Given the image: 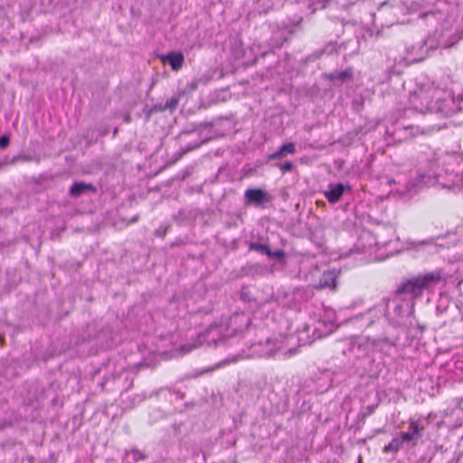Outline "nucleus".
Returning a JSON list of instances; mask_svg holds the SVG:
<instances>
[{"mask_svg": "<svg viewBox=\"0 0 463 463\" xmlns=\"http://www.w3.org/2000/svg\"><path fill=\"white\" fill-rule=\"evenodd\" d=\"M162 60L168 61L174 71H178L184 64V57L182 52H172L162 57Z\"/></svg>", "mask_w": 463, "mask_h": 463, "instance_id": "obj_11", "label": "nucleus"}, {"mask_svg": "<svg viewBox=\"0 0 463 463\" xmlns=\"http://www.w3.org/2000/svg\"><path fill=\"white\" fill-rule=\"evenodd\" d=\"M250 317L243 313L233 314L229 322V327L233 331L234 334L242 332L244 328H247L250 325Z\"/></svg>", "mask_w": 463, "mask_h": 463, "instance_id": "obj_7", "label": "nucleus"}, {"mask_svg": "<svg viewBox=\"0 0 463 463\" xmlns=\"http://www.w3.org/2000/svg\"><path fill=\"white\" fill-rule=\"evenodd\" d=\"M423 427L417 420H411L409 423V431L402 432L401 435L405 442L418 439L421 436Z\"/></svg>", "mask_w": 463, "mask_h": 463, "instance_id": "obj_9", "label": "nucleus"}, {"mask_svg": "<svg viewBox=\"0 0 463 463\" xmlns=\"http://www.w3.org/2000/svg\"><path fill=\"white\" fill-rule=\"evenodd\" d=\"M131 454L136 461L144 458L143 453L137 449H132Z\"/></svg>", "mask_w": 463, "mask_h": 463, "instance_id": "obj_21", "label": "nucleus"}, {"mask_svg": "<svg viewBox=\"0 0 463 463\" xmlns=\"http://www.w3.org/2000/svg\"><path fill=\"white\" fill-rule=\"evenodd\" d=\"M288 345V341L283 336L274 338H266L265 341L252 344V354L259 357H271L276 353L283 350Z\"/></svg>", "mask_w": 463, "mask_h": 463, "instance_id": "obj_3", "label": "nucleus"}, {"mask_svg": "<svg viewBox=\"0 0 463 463\" xmlns=\"http://www.w3.org/2000/svg\"><path fill=\"white\" fill-rule=\"evenodd\" d=\"M389 302H390V300L388 298H383L373 308L370 309L368 311V314L376 318H380L382 317H386Z\"/></svg>", "mask_w": 463, "mask_h": 463, "instance_id": "obj_13", "label": "nucleus"}, {"mask_svg": "<svg viewBox=\"0 0 463 463\" xmlns=\"http://www.w3.org/2000/svg\"><path fill=\"white\" fill-rule=\"evenodd\" d=\"M336 274L334 270L324 271L320 277L319 282L317 286L318 288H336L335 285Z\"/></svg>", "mask_w": 463, "mask_h": 463, "instance_id": "obj_10", "label": "nucleus"}, {"mask_svg": "<svg viewBox=\"0 0 463 463\" xmlns=\"http://www.w3.org/2000/svg\"><path fill=\"white\" fill-rule=\"evenodd\" d=\"M297 353V349L288 348L287 351L283 353L284 357H289Z\"/></svg>", "mask_w": 463, "mask_h": 463, "instance_id": "obj_23", "label": "nucleus"}, {"mask_svg": "<svg viewBox=\"0 0 463 463\" xmlns=\"http://www.w3.org/2000/svg\"><path fill=\"white\" fill-rule=\"evenodd\" d=\"M9 142H10L9 137H7L5 135L2 136L0 137V147L1 148L6 147L8 146Z\"/></svg>", "mask_w": 463, "mask_h": 463, "instance_id": "obj_20", "label": "nucleus"}, {"mask_svg": "<svg viewBox=\"0 0 463 463\" xmlns=\"http://www.w3.org/2000/svg\"><path fill=\"white\" fill-rule=\"evenodd\" d=\"M277 166L283 172H289L293 169V164L291 162H286L283 164H278Z\"/></svg>", "mask_w": 463, "mask_h": 463, "instance_id": "obj_19", "label": "nucleus"}, {"mask_svg": "<svg viewBox=\"0 0 463 463\" xmlns=\"http://www.w3.org/2000/svg\"><path fill=\"white\" fill-rule=\"evenodd\" d=\"M177 105H178V99H177V98H175V97H173V98H171L170 99H168V100L165 102V106H164L163 109H164V110H170V111H173L174 109H176Z\"/></svg>", "mask_w": 463, "mask_h": 463, "instance_id": "obj_18", "label": "nucleus"}, {"mask_svg": "<svg viewBox=\"0 0 463 463\" xmlns=\"http://www.w3.org/2000/svg\"><path fill=\"white\" fill-rule=\"evenodd\" d=\"M220 332V328L216 326L209 327L206 332L198 335L197 340L193 343H187L184 345H181L177 350L179 354H185L190 353L192 350L199 347L203 345L204 341L213 342L214 345L217 344V340L214 338L215 335H218Z\"/></svg>", "mask_w": 463, "mask_h": 463, "instance_id": "obj_4", "label": "nucleus"}, {"mask_svg": "<svg viewBox=\"0 0 463 463\" xmlns=\"http://www.w3.org/2000/svg\"><path fill=\"white\" fill-rule=\"evenodd\" d=\"M436 90L420 89L411 96L410 101L414 109L420 112L429 111L444 118L452 116L457 111L454 101L442 98Z\"/></svg>", "mask_w": 463, "mask_h": 463, "instance_id": "obj_1", "label": "nucleus"}, {"mask_svg": "<svg viewBox=\"0 0 463 463\" xmlns=\"http://www.w3.org/2000/svg\"><path fill=\"white\" fill-rule=\"evenodd\" d=\"M432 242H433V240L430 239V240H425V241H420L416 242L415 244L425 245V244H431Z\"/></svg>", "mask_w": 463, "mask_h": 463, "instance_id": "obj_24", "label": "nucleus"}, {"mask_svg": "<svg viewBox=\"0 0 463 463\" xmlns=\"http://www.w3.org/2000/svg\"><path fill=\"white\" fill-rule=\"evenodd\" d=\"M345 190V186L341 183L330 184L328 190L325 192V196L330 203H335L340 200Z\"/></svg>", "mask_w": 463, "mask_h": 463, "instance_id": "obj_8", "label": "nucleus"}, {"mask_svg": "<svg viewBox=\"0 0 463 463\" xmlns=\"http://www.w3.org/2000/svg\"><path fill=\"white\" fill-rule=\"evenodd\" d=\"M130 120H131L130 116H126L125 118H124V121L127 122V123H129Z\"/></svg>", "mask_w": 463, "mask_h": 463, "instance_id": "obj_27", "label": "nucleus"}, {"mask_svg": "<svg viewBox=\"0 0 463 463\" xmlns=\"http://www.w3.org/2000/svg\"><path fill=\"white\" fill-rule=\"evenodd\" d=\"M90 190H91V191L94 190V187L91 184L76 182L71 186L70 194L72 197H79L84 192L90 191Z\"/></svg>", "mask_w": 463, "mask_h": 463, "instance_id": "obj_14", "label": "nucleus"}, {"mask_svg": "<svg viewBox=\"0 0 463 463\" xmlns=\"http://www.w3.org/2000/svg\"><path fill=\"white\" fill-rule=\"evenodd\" d=\"M404 439L402 435L400 437H395L392 439V441L383 448L384 453L393 452L396 453L402 447L404 443Z\"/></svg>", "mask_w": 463, "mask_h": 463, "instance_id": "obj_16", "label": "nucleus"}, {"mask_svg": "<svg viewBox=\"0 0 463 463\" xmlns=\"http://www.w3.org/2000/svg\"><path fill=\"white\" fill-rule=\"evenodd\" d=\"M201 144H202V143H200V144H196V145L194 146V148H195V147H199V146H200Z\"/></svg>", "mask_w": 463, "mask_h": 463, "instance_id": "obj_28", "label": "nucleus"}, {"mask_svg": "<svg viewBox=\"0 0 463 463\" xmlns=\"http://www.w3.org/2000/svg\"><path fill=\"white\" fill-rule=\"evenodd\" d=\"M353 76L352 69H345L340 72H334L326 75V78L332 81L345 82L350 80Z\"/></svg>", "mask_w": 463, "mask_h": 463, "instance_id": "obj_15", "label": "nucleus"}, {"mask_svg": "<svg viewBox=\"0 0 463 463\" xmlns=\"http://www.w3.org/2000/svg\"><path fill=\"white\" fill-rule=\"evenodd\" d=\"M227 364V362H222V364ZM220 366H221V364H219L215 365V366H214L213 368H212V369L206 370V372H209V371L214 370V369H216V368H219Z\"/></svg>", "mask_w": 463, "mask_h": 463, "instance_id": "obj_26", "label": "nucleus"}, {"mask_svg": "<svg viewBox=\"0 0 463 463\" xmlns=\"http://www.w3.org/2000/svg\"><path fill=\"white\" fill-rule=\"evenodd\" d=\"M335 328L336 326L334 322L326 319L317 320L313 327L309 325L305 326V330L307 332H309L312 329L314 339L326 336L334 332Z\"/></svg>", "mask_w": 463, "mask_h": 463, "instance_id": "obj_5", "label": "nucleus"}, {"mask_svg": "<svg viewBox=\"0 0 463 463\" xmlns=\"http://www.w3.org/2000/svg\"><path fill=\"white\" fill-rule=\"evenodd\" d=\"M285 255L284 251L282 250H276V251H271V256L270 257H275L277 259H281L283 258Z\"/></svg>", "mask_w": 463, "mask_h": 463, "instance_id": "obj_22", "label": "nucleus"}, {"mask_svg": "<svg viewBox=\"0 0 463 463\" xmlns=\"http://www.w3.org/2000/svg\"><path fill=\"white\" fill-rule=\"evenodd\" d=\"M441 273L435 270L423 275H418L402 283L398 288L399 294H410L413 298L420 297L424 290H430L438 285L441 280Z\"/></svg>", "mask_w": 463, "mask_h": 463, "instance_id": "obj_2", "label": "nucleus"}, {"mask_svg": "<svg viewBox=\"0 0 463 463\" xmlns=\"http://www.w3.org/2000/svg\"><path fill=\"white\" fill-rule=\"evenodd\" d=\"M362 462V458L359 457V462L358 463H361Z\"/></svg>", "mask_w": 463, "mask_h": 463, "instance_id": "obj_29", "label": "nucleus"}, {"mask_svg": "<svg viewBox=\"0 0 463 463\" xmlns=\"http://www.w3.org/2000/svg\"><path fill=\"white\" fill-rule=\"evenodd\" d=\"M245 204L261 205L270 201L267 191L260 188H250L244 193Z\"/></svg>", "mask_w": 463, "mask_h": 463, "instance_id": "obj_6", "label": "nucleus"}, {"mask_svg": "<svg viewBox=\"0 0 463 463\" xmlns=\"http://www.w3.org/2000/svg\"><path fill=\"white\" fill-rule=\"evenodd\" d=\"M250 250L259 251L262 254H266L267 256H271V250L265 244L260 243H253L250 247Z\"/></svg>", "mask_w": 463, "mask_h": 463, "instance_id": "obj_17", "label": "nucleus"}, {"mask_svg": "<svg viewBox=\"0 0 463 463\" xmlns=\"http://www.w3.org/2000/svg\"><path fill=\"white\" fill-rule=\"evenodd\" d=\"M165 231H163V232H161V230H160V229H158V230H156V236H161V237H163V236H165Z\"/></svg>", "mask_w": 463, "mask_h": 463, "instance_id": "obj_25", "label": "nucleus"}, {"mask_svg": "<svg viewBox=\"0 0 463 463\" xmlns=\"http://www.w3.org/2000/svg\"><path fill=\"white\" fill-rule=\"evenodd\" d=\"M296 152V146L294 143H287L282 145L278 151L270 154L269 156V159L270 160H276V159H281L287 155H293Z\"/></svg>", "mask_w": 463, "mask_h": 463, "instance_id": "obj_12", "label": "nucleus"}]
</instances>
